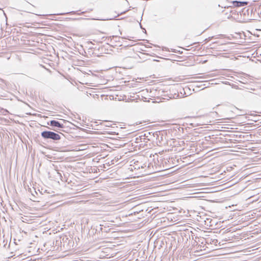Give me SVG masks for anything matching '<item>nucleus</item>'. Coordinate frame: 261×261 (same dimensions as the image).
<instances>
[{
	"instance_id": "1",
	"label": "nucleus",
	"mask_w": 261,
	"mask_h": 261,
	"mask_svg": "<svg viewBox=\"0 0 261 261\" xmlns=\"http://www.w3.org/2000/svg\"><path fill=\"white\" fill-rule=\"evenodd\" d=\"M41 136L45 139H52L53 140H59L61 139L60 136L54 132L50 131H44L41 133Z\"/></svg>"
},
{
	"instance_id": "2",
	"label": "nucleus",
	"mask_w": 261,
	"mask_h": 261,
	"mask_svg": "<svg viewBox=\"0 0 261 261\" xmlns=\"http://www.w3.org/2000/svg\"><path fill=\"white\" fill-rule=\"evenodd\" d=\"M232 3L233 6L236 7H243L248 5L247 2L233 1Z\"/></svg>"
},
{
	"instance_id": "3",
	"label": "nucleus",
	"mask_w": 261,
	"mask_h": 261,
	"mask_svg": "<svg viewBox=\"0 0 261 261\" xmlns=\"http://www.w3.org/2000/svg\"><path fill=\"white\" fill-rule=\"evenodd\" d=\"M50 124L52 126L58 127H63V125L60 123L59 122L56 120H51L50 121Z\"/></svg>"
},
{
	"instance_id": "4",
	"label": "nucleus",
	"mask_w": 261,
	"mask_h": 261,
	"mask_svg": "<svg viewBox=\"0 0 261 261\" xmlns=\"http://www.w3.org/2000/svg\"><path fill=\"white\" fill-rule=\"evenodd\" d=\"M0 10H1V9L0 8Z\"/></svg>"
}]
</instances>
